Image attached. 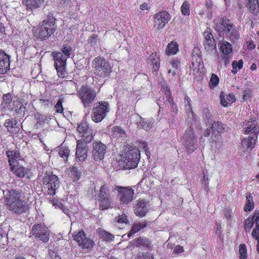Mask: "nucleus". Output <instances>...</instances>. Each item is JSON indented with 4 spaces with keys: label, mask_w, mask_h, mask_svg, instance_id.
<instances>
[{
    "label": "nucleus",
    "mask_w": 259,
    "mask_h": 259,
    "mask_svg": "<svg viewBox=\"0 0 259 259\" xmlns=\"http://www.w3.org/2000/svg\"><path fill=\"white\" fill-rule=\"evenodd\" d=\"M77 131L82 139L77 142L75 155L77 159L83 161L88 157V146L87 144L92 141L94 137L93 131L89 127L87 121H82L78 125Z\"/></svg>",
    "instance_id": "1"
},
{
    "label": "nucleus",
    "mask_w": 259,
    "mask_h": 259,
    "mask_svg": "<svg viewBox=\"0 0 259 259\" xmlns=\"http://www.w3.org/2000/svg\"><path fill=\"white\" fill-rule=\"evenodd\" d=\"M7 208L12 212L22 213L28 209L27 201L24 200V195L20 190L12 189L4 191Z\"/></svg>",
    "instance_id": "2"
},
{
    "label": "nucleus",
    "mask_w": 259,
    "mask_h": 259,
    "mask_svg": "<svg viewBox=\"0 0 259 259\" xmlns=\"http://www.w3.org/2000/svg\"><path fill=\"white\" fill-rule=\"evenodd\" d=\"M139 148L133 146H125L120 154L119 162L122 164V167L126 169L136 167L140 161V154Z\"/></svg>",
    "instance_id": "3"
},
{
    "label": "nucleus",
    "mask_w": 259,
    "mask_h": 259,
    "mask_svg": "<svg viewBox=\"0 0 259 259\" xmlns=\"http://www.w3.org/2000/svg\"><path fill=\"white\" fill-rule=\"evenodd\" d=\"M72 48L69 46L64 47L62 53H57L54 55V66L59 77H64L67 72L66 70L67 58L70 56Z\"/></svg>",
    "instance_id": "4"
},
{
    "label": "nucleus",
    "mask_w": 259,
    "mask_h": 259,
    "mask_svg": "<svg viewBox=\"0 0 259 259\" xmlns=\"http://www.w3.org/2000/svg\"><path fill=\"white\" fill-rule=\"evenodd\" d=\"M92 67L96 75L108 77L111 71V66L103 57H96L92 62Z\"/></svg>",
    "instance_id": "5"
},
{
    "label": "nucleus",
    "mask_w": 259,
    "mask_h": 259,
    "mask_svg": "<svg viewBox=\"0 0 259 259\" xmlns=\"http://www.w3.org/2000/svg\"><path fill=\"white\" fill-rule=\"evenodd\" d=\"M55 19L53 17L49 18L44 20L41 25L36 28L35 35L40 39H46L56 31Z\"/></svg>",
    "instance_id": "6"
},
{
    "label": "nucleus",
    "mask_w": 259,
    "mask_h": 259,
    "mask_svg": "<svg viewBox=\"0 0 259 259\" xmlns=\"http://www.w3.org/2000/svg\"><path fill=\"white\" fill-rule=\"evenodd\" d=\"M220 29L227 32V36L231 41H237L240 38V33L232 22L228 19H223Z\"/></svg>",
    "instance_id": "7"
},
{
    "label": "nucleus",
    "mask_w": 259,
    "mask_h": 259,
    "mask_svg": "<svg viewBox=\"0 0 259 259\" xmlns=\"http://www.w3.org/2000/svg\"><path fill=\"white\" fill-rule=\"evenodd\" d=\"M182 142L188 152H192L197 148V139L191 126L188 127L183 137Z\"/></svg>",
    "instance_id": "8"
},
{
    "label": "nucleus",
    "mask_w": 259,
    "mask_h": 259,
    "mask_svg": "<svg viewBox=\"0 0 259 259\" xmlns=\"http://www.w3.org/2000/svg\"><path fill=\"white\" fill-rule=\"evenodd\" d=\"M100 209H107L110 207L112 197L110 194V189L108 185H103L100 189L98 198Z\"/></svg>",
    "instance_id": "9"
},
{
    "label": "nucleus",
    "mask_w": 259,
    "mask_h": 259,
    "mask_svg": "<svg viewBox=\"0 0 259 259\" xmlns=\"http://www.w3.org/2000/svg\"><path fill=\"white\" fill-rule=\"evenodd\" d=\"M78 95L84 106L88 107L96 98V92L88 86H83L78 92Z\"/></svg>",
    "instance_id": "10"
},
{
    "label": "nucleus",
    "mask_w": 259,
    "mask_h": 259,
    "mask_svg": "<svg viewBox=\"0 0 259 259\" xmlns=\"http://www.w3.org/2000/svg\"><path fill=\"white\" fill-rule=\"evenodd\" d=\"M42 183L51 195H55L57 189L60 186L59 179L54 174H46L42 179Z\"/></svg>",
    "instance_id": "11"
},
{
    "label": "nucleus",
    "mask_w": 259,
    "mask_h": 259,
    "mask_svg": "<svg viewBox=\"0 0 259 259\" xmlns=\"http://www.w3.org/2000/svg\"><path fill=\"white\" fill-rule=\"evenodd\" d=\"M109 104L106 102H101L98 104H96L93 109L92 119L93 121L100 122L104 119L109 111Z\"/></svg>",
    "instance_id": "12"
},
{
    "label": "nucleus",
    "mask_w": 259,
    "mask_h": 259,
    "mask_svg": "<svg viewBox=\"0 0 259 259\" xmlns=\"http://www.w3.org/2000/svg\"><path fill=\"white\" fill-rule=\"evenodd\" d=\"M114 190H116L118 193L120 203L123 204H127L130 203L133 199V195L134 194V190L131 187H119V186H115L113 188Z\"/></svg>",
    "instance_id": "13"
},
{
    "label": "nucleus",
    "mask_w": 259,
    "mask_h": 259,
    "mask_svg": "<svg viewBox=\"0 0 259 259\" xmlns=\"http://www.w3.org/2000/svg\"><path fill=\"white\" fill-rule=\"evenodd\" d=\"M74 240L76 241L79 246L84 249H91L94 245L92 238H88L83 230H80L73 235Z\"/></svg>",
    "instance_id": "14"
},
{
    "label": "nucleus",
    "mask_w": 259,
    "mask_h": 259,
    "mask_svg": "<svg viewBox=\"0 0 259 259\" xmlns=\"http://www.w3.org/2000/svg\"><path fill=\"white\" fill-rule=\"evenodd\" d=\"M32 234L37 240L47 242L49 240V231L45 225H34L32 228Z\"/></svg>",
    "instance_id": "15"
},
{
    "label": "nucleus",
    "mask_w": 259,
    "mask_h": 259,
    "mask_svg": "<svg viewBox=\"0 0 259 259\" xmlns=\"http://www.w3.org/2000/svg\"><path fill=\"white\" fill-rule=\"evenodd\" d=\"M107 147L101 141H95L93 143L92 156L97 161L103 159L106 151Z\"/></svg>",
    "instance_id": "16"
},
{
    "label": "nucleus",
    "mask_w": 259,
    "mask_h": 259,
    "mask_svg": "<svg viewBox=\"0 0 259 259\" xmlns=\"http://www.w3.org/2000/svg\"><path fill=\"white\" fill-rule=\"evenodd\" d=\"M170 19L169 14L166 11H160L154 15V27L155 29L163 28Z\"/></svg>",
    "instance_id": "17"
},
{
    "label": "nucleus",
    "mask_w": 259,
    "mask_h": 259,
    "mask_svg": "<svg viewBox=\"0 0 259 259\" xmlns=\"http://www.w3.org/2000/svg\"><path fill=\"white\" fill-rule=\"evenodd\" d=\"M243 126L244 133L249 135L250 136H254L255 141L257 137V133H258V127L256 121L255 120L246 121L243 124Z\"/></svg>",
    "instance_id": "18"
},
{
    "label": "nucleus",
    "mask_w": 259,
    "mask_h": 259,
    "mask_svg": "<svg viewBox=\"0 0 259 259\" xmlns=\"http://www.w3.org/2000/svg\"><path fill=\"white\" fill-rule=\"evenodd\" d=\"M10 56L4 51H0V74L7 73L10 69Z\"/></svg>",
    "instance_id": "19"
},
{
    "label": "nucleus",
    "mask_w": 259,
    "mask_h": 259,
    "mask_svg": "<svg viewBox=\"0 0 259 259\" xmlns=\"http://www.w3.org/2000/svg\"><path fill=\"white\" fill-rule=\"evenodd\" d=\"M225 130V125L220 121H213L211 124V138L212 140L216 141L220 136L221 133Z\"/></svg>",
    "instance_id": "20"
},
{
    "label": "nucleus",
    "mask_w": 259,
    "mask_h": 259,
    "mask_svg": "<svg viewBox=\"0 0 259 259\" xmlns=\"http://www.w3.org/2000/svg\"><path fill=\"white\" fill-rule=\"evenodd\" d=\"M148 209V203L145 200H140L135 206V212L138 216L144 217Z\"/></svg>",
    "instance_id": "21"
},
{
    "label": "nucleus",
    "mask_w": 259,
    "mask_h": 259,
    "mask_svg": "<svg viewBox=\"0 0 259 259\" xmlns=\"http://www.w3.org/2000/svg\"><path fill=\"white\" fill-rule=\"evenodd\" d=\"M259 221V210H255L253 215L249 216L245 222V229L246 232H250L255 222Z\"/></svg>",
    "instance_id": "22"
},
{
    "label": "nucleus",
    "mask_w": 259,
    "mask_h": 259,
    "mask_svg": "<svg viewBox=\"0 0 259 259\" xmlns=\"http://www.w3.org/2000/svg\"><path fill=\"white\" fill-rule=\"evenodd\" d=\"M204 36L205 39V48L208 51H215V42L211 32H204Z\"/></svg>",
    "instance_id": "23"
},
{
    "label": "nucleus",
    "mask_w": 259,
    "mask_h": 259,
    "mask_svg": "<svg viewBox=\"0 0 259 259\" xmlns=\"http://www.w3.org/2000/svg\"><path fill=\"white\" fill-rule=\"evenodd\" d=\"M5 126L7 128L8 131L13 134L18 133L19 127L17 125V122L15 119H7L4 122Z\"/></svg>",
    "instance_id": "24"
},
{
    "label": "nucleus",
    "mask_w": 259,
    "mask_h": 259,
    "mask_svg": "<svg viewBox=\"0 0 259 259\" xmlns=\"http://www.w3.org/2000/svg\"><path fill=\"white\" fill-rule=\"evenodd\" d=\"M221 102L223 106H228V105H231L233 102H235L236 99L233 94H229V95H225V93L221 92L220 94Z\"/></svg>",
    "instance_id": "25"
},
{
    "label": "nucleus",
    "mask_w": 259,
    "mask_h": 259,
    "mask_svg": "<svg viewBox=\"0 0 259 259\" xmlns=\"http://www.w3.org/2000/svg\"><path fill=\"white\" fill-rule=\"evenodd\" d=\"M154 124V119L151 118L145 120V119L142 118V117H141L140 116V120L138 123V127H139V128H143L145 130H150L152 128V126H153Z\"/></svg>",
    "instance_id": "26"
},
{
    "label": "nucleus",
    "mask_w": 259,
    "mask_h": 259,
    "mask_svg": "<svg viewBox=\"0 0 259 259\" xmlns=\"http://www.w3.org/2000/svg\"><path fill=\"white\" fill-rule=\"evenodd\" d=\"M7 155L9 158V162L11 168L12 170V166L15 164V162L17 160L19 159L20 157V154L17 150H8L7 152Z\"/></svg>",
    "instance_id": "27"
},
{
    "label": "nucleus",
    "mask_w": 259,
    "mask_h": 259,
    "mask_svg": "<svg viewBox=\"0 0 259 259\" xmlns=\"http://www.w3.org/2000/svg\"><path fill=\"white\" fill-rule=\"evenodd\" d=\"M12 171L19 177H25L28 172V170L27 169V168L23 167L22 165L19 164L14 165L12 167Z\"/></svg>",
    "instance_id": "28"
},
{
    "label": "nucleus",
    "mask_w": 259,
    "mask_h": 259,
    "mask_svg": "<svg viewBox=\"0 0 259 259\" xmlns=\"http://www.w3.org/2000/svg\"><path fill=\"white\" fill-rule=\"evenodd\" d=\"M148 225L147 222L146 221H142V222L135 223L131 228V230L128 232V236H132L135 234L136 232H139L141 229H143L144 228H146Z\"/></svg>",
    "instance_id": "29"
},
{
    "label": "nucleus",
    "mask_w": 259,
    "mask_h": 259,
    "mask_svg": "<svg viewBox=\"0 0 259 259\" xmlns=\"http://www.w3.org/2000/svg\"><path fill=\"white\" fill-rule=\"evenodd\" d=\"M66 172L74 181H78L81 176V172L76 167H68L66 170Z\"/></svg>",
    "instance_id": "30"
},
{
    "label": "nucleus",
    "mask_w": 259,
    "mask_h": 259,
    "mask_svg": "<svg viewBox=\"0 0 259 259\" xmlns=\"http://www.w3.org/2000/svg\"><path fill=\"white\" fill-rule=\"evenodd\" d=\"M255 144L254 137L249 136L246 138H244L242 141V146L246 150H250Z\"/></svg>",
    "instance_id": "31"
},
{
    "label": "nucleus",
    "mask_w": 259,
    "mask_h": 259,
    "mask_svg": "<svg viewBox=\"0 0 259 259\" xmlns=\"http://www.w3.org/2000/svg\"><path fill=\"white\" fill-rule=\"evenodd\" d=\"M45 0H24V4L26 5L27 9H36L42 6L45 3Z\"/></svg>",
    "instance_id": "32"
},
{
    "label": "nucleus",
    "mask_w": 259,
    "mask_h": 259,
    "mask_svg": "<svg viewBox=\"0 0 259 259\" xmlns=\"http://www.w3.org/2000/svg\"><path fill=\"white\" fill-rule=\"evenodd\" d=\"M179 51V46L176 41H172L168 44L165 50L167 55H175Z\"/></svg>",
    "instance_id": "33"
},
{
    "label": "nucleus",
    "mask_w": 259,
    "mask_h": 259,
    "mask_svg": "<svg viewBox=\"0 0 259 259\" xmlns=\"http://www.w3.org/2000/svg\"><path fill=\"white\" fill-rule=\"evenodd\" d=\"M184 104L189 117L192 118V119H195V116L194 115L191 104V100L187 95H186L184 98Z\"/></svg>",
    "instance_id": "34"
},
{
    "label": "nucleus",
    "mask_w": 259,
    "mask_h": 259,
    "mask_svg": "<svg viewBox=\"0 0 259 259\" xmlns=\"http://www.w3.org/2000/svg\"><path fill=\"white\" fill-rule=\"evenodd\" d=\"M221 52L224 55H228L232 52V46L228 41H222L220 46Z\"/></svg>",
    "instance_id": "35"
},
{
    "label": "nucleus",
    "mask_w": 259,
    "mask_h": 259,
    "mask_svg": "<svg viewBox=\"0 0 259 259\" xmlns=\"http://www.w3.org/2000/svg\"><path fill=\"white\" fill-rule=\"evenodd\" d=\"M3 101L2 105L4 108L14 109L15 107L12 105V96L11 94H6L3 96Z\"/></svg>",
    "instance_id": "36"
},
{
    "label": "nucleus",
    "mask_w": 259,
    "mask_h": 259,
    "mask_svg": "<svg viewBox=\"0 0 259 259\" xmlns=\"http://www.w3.org/2000/svg\"><path fill=\"white\" fill-rule=\"evenodd\" d=\"M149 61H150L152 65L153 66V70L154 71L158 70L160 67V61L156 53H152V54L150 55Z\"/></svg>",
    "instance_id": "37"
},
{
    "label": "nucleus",
    "mask_w": 259,
    "mask_h": 259,
    "mask_svg": "<svg viewBox=\"0 0 259 259\" xmlns=\"http://www.w3.org/2000/svg\"><path fill=\"white\" fill-rule=\"evenodd\" d=\"M98 234L101 238H102L104 241H113L114 239V236L113 234L105 231L104 230H98Z\"/></svg>",
    "instance_id": "38"
},
{
    "label": "nucleus",
    "mask_w": 259,
    "mask_h": 259,
    "mask_svg": "<svg viewBox=\"0 0 259 259\" xmlns=\"http://www.w3.org/2000/svg\"><path fill=\"white\" fill-rule=\"evenodd\" d=\"M193 69L194 73L198 72L199 69L202 68V65H201V58L199 57H193L192 63V65L190 66Z\"/></svg>",
    "instance_id": "39"
},
{
    "label": "nucleus",
    "mask_w": 259,
    "mask_h": 259,
    "mask_svg": "<svg viewBox=\"0 0 259 259\" xmlns=\"http://www.w3.org/2000/svg\"><path fill=\"white\" fill-rule=\"evenodd\" d=\"M254 207V202L253 200V197L251 194L247 195L246 197V203L245 204L244 209L245 211H251Z\"/></svg>",
    "instance_id": "40"
},
{
    "label": "nucleus",
    "mask_w": 259,
    "mask_h": 259,
    "mask_svg": "<svg viewBox=\"0 0 259 259\" xmlns=\"http://www.w3.org/2000/svg\"><path fill=\"white\" fill-rule=\"evenodd\" d=\"M70 151L67 147L64 146H61L59 147V154L60 157H62L64 159L67 160L68 156H69Z\"/></svg>",
    "instance_id": "41"
},
{
    "label": "nucleus",
    "mask_w": 259,
    "mask_h": 259,
    "mask_svg": "<svg viewBox=\"0 0 259 259\" xmlns=\"http://www.w3.org/2000/svg\"><path fill=\"white\" fill-rule=\"evenodd\" d=\"M220 82V79L217 75L212 74L210 78L209 88L210 89H214L215 87L218 85Z\"/></svg>",
    "instance_id": "42"
},
{
    "label": "nucleus",
    "mask_w": 259,
    "mask_h": 259,
    "mask_svg": "<svg viewBox=\"0 0 259 259\" xmlns=\"http://www.w3.org/2000/svg\"><path fill=\"white\" fill-rule=\"evenodd\" d=\"M204 113V119L205 120L206 124L207 125H211V126L212 124L213 123L212 118V116L210 114V112L207 110V109H205V110H204L203 111Z\"/></svg>",
    "instance_id": "43"
},
{
    "label": "nucleus",
    "mask_w": 259,
    "mask_h": 259,
    "mask_svg": "<svg viewBox=\"0 0 259 259\" xmlns=\"http://www.w3.org/2000/svg\"><path fill=\"white\" fill-rule=\"evenodd\" d=\"M134 244L135 245H143V246H148L150 242L146 238H139L134 241Z\"/></svg>",
    "instance_id": "44"
},
{
    "label": "nucleus",
    "mask_w": 259,
    "mask_h": 259,
    "mask_svg": "<svg viewBox=\"0 0 259 259\" xmlns=\"http://www.w3.org/2000/svg\"><path fill=\"white\" fill-rule=\"evenodd\" d=\"M239 257L240 259H247V247L245 244H240L239 246Z\"/></svg>",
    "instance_id": "45"
},
{
    "label": "nucleus",
    "mask_w": 259,
    "mask_h": 259,
    "mask_svg": "<svg viewBox=\"0 0 259 259\" xmlns=\"http://www.w3.org/2000/svg\"><path fill=\"white\" fill-rule=\"evenodd\" d=\"M112 136L115 137L117 136H123L125 135V132L119 126H114L112 128Z\"/></svg>",
    "instance_id": "46"
},
{
    "label": "nucleus",
    "mask_w": 259,
    "mask_h": 259,
    "mask_svg": "<svg viewBox=\"0 0 259 259\" xmlns=\"http://www.w3.org/2000/svg\"><path fill=\"white\" fill-rule=\"evenodd\" d=\"M162 89L164 90L166 96L167 97V102L170 103V105L173 106L174 105V99L171 96V93L169 88H168L167 85L162 86Z\"/></svg>",
    "instance_id": "47"
},
{
    "label": "nucleus",
    "mask_w": 259,
    "mask_h": 259,
    "mask_svg": "<svg viewBox=\"0 0 259 259\" xmlns=\"http://www.w3.org/2000/svg\"><path fill=\"white\" fill-rule=\"evenodd\" d=\"M258 3V0H250L248 3V7L250 12H252V13H257L258 12L257 9Z\"/></svg>",
    "instance_id": "48"
},
{
    "label": "nucleus",
    "mask_w": 259,
    "mask_h": 259,
    "mask_svg": "<svg viewBox=\"0 0 259 259\" xmlns=\"http://www.w3.org/2000/svg\"><path fill=\"white\" fill-rule=\"evenodd\" d=\"M232 66L233 68V70H232V72L234 73H236L239 69L242 68L243 66V62L242 60H239L238 62H232Z\"/></svg>",
    "instance_id": "49"
},
{
    "label": "nucleus",
    "mask_w": 259,
    "mask_h": 259,
    "mask_svg": "<svg viewBox=\"0 0 259 259\" xmlns=\"http://www.w3.org/2000/svg\"><path fill=\"white\" fill-rule=\"evenodd\" d=\"M181 12L184 15H189L190 7L188 2L185 1L181 6Z\"/></svg>",
    "instance_id": "50"
},
{
    "label": "nucleus",
    "mask_w": 259,
    "mask_h": 259,
    "mask_svg": "<svg viewBox=\"0 0 259 259\" xmlns=\"http://www.w3.org/2000/svg\"><path fill=\"white\" fill-rule=\"evenodd\" d=\"M256 226L252 231L251 235L254 238L259 240V221L254 222Z\"/></svg>",
    "instance_id": "51"
},
{
    "label": "nucleus",
    "mask_w": 259,
    "mask_h": 259,
    "mask_svg": "<svg viewBox=\"0 0 259 259\" xmlns=\"http://www.w3.org/2000/svg\"><path fill=\"white\" fill-rule=\"evenodd\" d=\"M64 101L63 98H60L57 104L55 106V108L57 112H62L63 111V107L62 105V102Z\"/></svg>",
    "instance_id": "52"
},
{
    "label": "nucleus",
    "mask_w": 259,
    "mask_h": 259,
    "mask_svg": "<svg viewBox=\"0 0 259 259\" xmlns=\"http://www.w3.org/2000/svg\"><path fill=\"white\" fill-rule=\"evenodd\" d=\"M115 220L117 222V223H124L125 224H127L128 222L127 215H126L125 213H122L120 215L116 217Z\"/></svg>",
    "instance_id": "53"
},
{
    "label": "nucleus",
    "mask_w": 259,
    "mask_h": 259,
    "mask_svg": "<svg viewBox=\"0 0 259 259\" xmlns=\"http://www.w3.org/2000/svg\"><path fill=\"white\" fill-rule=\"evenodd\" d=\"M136 259H153V257L151 254L142 253L139 254Z\"/></svg>",
    "instance_id": "54"
},
{
    "label": "nucleus",
    "mask_w": 259,
    "mask_h": 259,
    "mask_svg": "<svg viewBox=\"0 0 259 259\" xmlns=\"http://www.w3.org/2000/svg\"><path fill=\"white\" fill-rule=\"evenodd\" d=\"M170 66H172V69L176 71L180 66V62L179 60H171L170 62Z\"/></svg>",
    "instance_id": "55"
},
{
    "label": "nucleus",
    "mask_w": 259,
    "mask_h": 259,
    "mask_svg": "<svg viewBox=\"0 0 259 259\" xmlns=\"http://www.w3.org/2000/svg\"><path fill=\"white\" fill-rule=\"evenodd\" d=\"M98 37L97 35H92L91 37H89L88 42L91 45H96L97 43Z\"/></svg>",
    "instance_id": "56"
},
{
    "label": "nucleus",
    "mask_w": 259,
    "mask_h": 259,
    "mask_svg": "<svg viewBox=\"0 0 259 259\" xmlns=\"http://www.w3.org/2000/svg\"><path fill=\"white\" fill-rule=\"evenodd\" d=\"M139 148L146 152L148 150V144L146 141H141L139 142Z\"/></svg>",
    "instance_id": "57"
},
{
    "label": "nucleus",
    "mask_w": 259,
    "mask_h": 259,
    "mask_svg": "<svg viewBox=\"0 0 259 259\" xmlns=\"http://www.w3.org/2000/svg\"><path fill=\"white\" fill-rule=\"evenodd\" d=\"M202 184L204 189H205V190H206V189H208L209 186V180L208 178L206 177L205 175H204L203 176Z\"/></svg>",
    "instance_id": "58"
},
{
    "label": "nucleus",
    "mask_w": 259,
    "mask_h": 259,
    "mask_svg": "<svg viewBox=\"0 0 259 259\" xmlns=\"http://www.w3.org/2000/svg\"><path fill=\"white\" fill-rule=\"evenodd\" d=\"M5 35V27L4 24L0 23V39H2Z\"/></svg>",
    "instance_id": "59"
},
{
    "label": "nucleus",
    "mask_w": 259,
    "mask_h": 259,
    "mask_svg": "<svg viewBox=\"0 0 259 259\" xmlns=\"http://www.w3.org/2000/svg\"><path fill=\"white\" fill-rule=\"evenodd\" d=\"M53 205L55 206V208H57L58 207V208H61V209H62L63 207L62 203L60 202L59 200H54L53 202Z\"/></svg>",
    "instance_id": "60"
},
{
    "label": "nucleus",
    "mask_w": 259,
    "mask_h": 259,
    "mask_svg": "<svg viewBox=\"0 0 259 259\" xmlns=\"http://www.w3.org/2000/svg\"><path fill=\"white\" fill-rule=\"evenodd\" d=\"M184 250L183 247L180 246V245H177L174 249L175 253H181V252L184 251Z\"/></svg>",
    "instance_id": "61"
},
{
    "label": "nucleus",
    "mask_w": 259,
    "mask_h": 259,
    "mask_svg": "<svg viewBox=\"0 0 259 259\" xmlns=\"http://www.w3.org/2000/svg\"><path fill=\"white\" fill-rule=\"evenodd\" d=\"M149 8L150 6H149L147 3H143L140 5V9H142V10H146V9H149Z\"/></svg>",
    "instance_id": "62"
},
{
    "label": "nucleus",
    "mask_w": 259,
    "mask_h": 259,
    "mask_svg": "<svg viewBox=\"0 0 259 259\" xmlns=\"http://www.w3.org/2000/svg\"><path fill=\"white\" fill-rule=\"evenodd\" d=\"M251 92L250 91H245V93L243 94V98L244 99H248V98L250 97Z\"/></svg>",
    "instance_id": "63"
},
{
    "label": "nucleus",
    "mask_w": 259,
    "mask_h": 259,
    "mask_svg": "<svg viewBox=\"0 0 259 259\" xmlns=\"http://www.w3.org/2000/svg\"><path fill=\"white\" fill-rule=\"evenodd\" d=\"M247 48L250 50L255 48V45L253 44V41H247Z\"/></svg>",
    "instance_id": "64"
}]
</instances>
